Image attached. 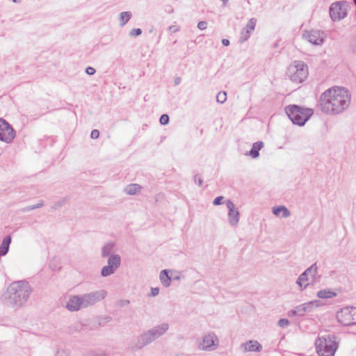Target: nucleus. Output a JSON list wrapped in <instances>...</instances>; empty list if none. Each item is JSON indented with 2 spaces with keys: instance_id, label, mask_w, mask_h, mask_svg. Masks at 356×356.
I'll use <instances>...</instances> for the list:
<instances>
[{
  "instance_id": "nucleus-28",
  "label": "nucleus",
  "mask_w": 356,
  "mask_h": 356,
  "mask_svg": "<svg viewBox=\"0 0 356 356\" xmlns=\"http://www.w3.org/2000/svg\"><path fill=\"white\" fill-rule=\"evenodd\" d=\"M113 248V243H108L105 246H104L102 248V256L103 257L108 256L110 254L111 251L112 250Z\"/></svg>"
},
{
  "instance_id": "nucleus-18",
  "label": "nucleus",
  "mask_w": 356,
  "mask_h": 356,
  "mask_svg": "<svg viewBox=\"0 0 356 356\" xmlns=\"http://www.w3.org/2000/svg\"><path fill=\"white\" fill-rule=\"evenodd\" d=\"M66 307L70 311H78L83 307L81 296H71L67 302Z\"/></svg>"
},
{
  "instance_id": "nucleus-30",
  "label": "nucleus",
  "mask_w": 356,
  "mask_h": 356,
  "mask_svg": "<svg viewBox=\"0 0 356 356\" xmlns=\"http://www.w3.org/2000/svg\"><path fill=\"white\" fill-rule=\"evenodd\" d=\"M141 33H142V30L140 29H133L130 31L129 35L131 36L136 37V36L140 35Z\"/></svg>"
},
{
  "instance_id": "nucleus-40",
  "label": "nucleus",
  "mask_w": 356,
  "mask_h": 356,
  "mask_svg": "<svg viewBox=\"0 0 356 356\" xmlns=\"http://www.w3.org/2000/svg\"><path fill=\"white\" fill-rule=\"evenodd\" d=\"M222 43L225 46H228L229 45V40L228 39H222Z\"/></svg>"
},
{
  "instance_id": "nucleus-15",
  "label": "nucleus",
  "mask_w": 356,
  "mask_h": 356,
  "mask_svg": "<svg viewBox=\"0 0 356 356\" xmlns=\"http://www.w3.org/2000/svg\"><path fill=\"white\" fill-rule=\"evenodd\" d=\"M227 207L229 210L228 218L231 225L235 226L239 221V212L235 204L231 201H227Z\"/></svg>"
},
{
  "instance_id": "nucleus-7",
  "label": "nucleus",
  "mask_w": 356,
  "mask_h": 356,
  "mask_svg": "<svg viewBox=\"0 0 356 356\" xmlns=\"http://www.w3.org/2000/svg\"><path fill=\"white\" fill-rule=\"evenodd\" d=\"M16 136L13 127L3 119L0 118V140L11 143Z\"/></svg>"
},
{
  "instance_id": "nucleus-4",
  "label": "nucleus",
  "mask_w": 356,
  "mask_h": 356,
  "mask_svg": "<svg viewBox=\"0 0 356 356\" xmlns=\"http://www.w3.org/2000/svg\"><path fill=\"white\" fill-rule=\"evenodd\" d=\"M308 66L302 60H294L289 67L286 75L295 83H302L308 76Z\"/></svg>"
},
{
  "instance_id": "nucleus-45",
  "label": "nucleus",
  "mask_w": 356,
  "mask_h": 356,
  "mask_svg": "<svg viewBox=\"0 0 356 356\" xmlns=\"http://www.w3.org/2000/svg\"><path fill=\"white\" fill-rule=\"evenodd\" d=\"M355 5L356 6V0H353Z\"/></svg>"
},
{
  "instance_id": "nucleus-42",
  "label": "nucleus",
  "mask_w": 356,
  "mask_h": 356,
  "mask_svg": "<svg viewBox=\"0 0 356 356\" xmlns=\"http://www.w3.org/2000/svg\"><path fill=\"white\" fill-rule=\"evenodd\" d=\"M352 51L356 53V42L351 45Z\"/></svg>"
},
{
  "instance_id": "nucleus-5",
  "label": "nucleus",
  "mask_w": 356,
  "mask_h": 356,
  "mask_svg": "<svg viewBox=\"0 0 356 356\" xmlns=\"http://www.w3.org/2000/svg\"><path fill=\"white\" fill-rule=\"evenodd\" d=\"M338 321L343 325L349 326L356 324V307H346L337 313Z\"/></svg>"
},
{
  "instance_id": "nucleus-36",
  "label": "nucleus",
  "mask_w": 356,
  "mask_h": 356,
  "mask_svg": "<svg viewBox=\"0 0 356 356\" xmlns=\"http://www.w3.org/2000/svg\"><path fill=\"white\" fill-rule=\"evenodd\" d=\"M223 199V197L222 196H218L217 197L214 201H213V204L214 205H220L221 204V201Z\"/></svg>"
},
{
  "instance_id": "nucleus-9",
  "label": "nucleus",
  "mask_w": 356,
  "mask_h": 356,
  "mask_svg": "<svg viewBox=\"0 0 356 356\" xmlns=\"http://www.w3.org/2000/svg\"><path fill=\"white\" fill-rule=\"evenodd\" d=\"M317 273V266L312 265L302 273L297 280V284L300 288H305L309 284V281L313 280Z\"/></svg>"
},
{
  "instance_id": "nucleus-26",
  "label": "nucleus",
  "mask_w": 356,
  "mask_h": 356,
  "mask_svg": "<svg viewBox=\"0 0 356 356\" xmlns=\"http://www.w3.org/2000/svg\"><path fill=\"white\" fill-rule=\"evenodd\" d=\"M318 297L321 298H330L335 296V293L329 290H321L317 293Z\"/></svg>"
},
{
  "instance_id": "nucleus-6",
  "label": "nucleus",
  "mask_w": 356,
  "mask_h": 356,
  "mask_svg": "<svg viewBox=\"0 0 356 356\" xmlns=\"http://www.w3.org/2000/svg\"><path fill=\"white\" fill-rule=\"evenodd\" d=\"M168 329V325L167 323H163L159 326L154 327L149 332L145 333L140 337V339L143 341V346H145L151 341H154Z\"/></svg>"
},
{
  "instance_id": "nucleus-22",
  "label": "nucleus",
  "mask_w": 356,
  "mask_h": 356,
  "mask_svg": "<svg viewBox=\"0 0 356 356\" xmlns=\"http://www.w3.org/2000/svg\"><path fill=\"white\" fill-rule=\"evenodd\" d=\"M264 143L261 141L256 142L253 144L251 150L249 152L248 155L252 158H257L259 156V151L263 147Z\"/></svg>"
},
{
  "instance_id": "nucleus-35",
  "label": "nucleus",
  "mask_w": 356,
  "mask_h": 356,
  "mask_svg": "<svg viewBox=\"0 0 356 356\" xmlns=\"http://www.w3.org/2000/svg\"><path fill=\"white\" fill-rule=\"evenodd\" d=\"M95 69L92 67H88L86 69V73L88 75H93L95 73Z\"/></svg>"
},
{
  "instance_id": "nucleus-27",
  "label": "nucleus",
  "mask_w": 356,
  "mask_h": 356,
  "mask_svg": "<svg viewBox=\"0 0 356 356\" xmlns=\"http://www.w3.org/2000/svg\"><path fill=\"white\" fill-rule=\"evenodd\" d=\"M131 14L130 12H122L120 13V25L124 26L130 19Z\"/></svg>"
},
{
  "instance_id": "nucleus-16",
  "label": "nucleus",
  "mask_w": 356,
  "mask_h": 356,
  "mask_svg": "<svg viewBox=\"0 0 356 356\" xmlns=\"http://www.w3.org/2000/svg\"><path fill=\"white\" fill-rule=\"evenodd\" d=\"M315 302H316L311 301L300 305L296 307L294 309L290 310L288 312V316L290 317L295 316H302L305 312L310 311L313 308Z\"/></svg>"
},
{
  "instance_id": "nucleus-29",
  "label": "nucleus",
  "mask_w": 356,
  "mask_h": 356,
  "mask_svg": "<svg viewBox=\"0 0 356 356\" xmlns=\"http://www.w3.org/2000/svg\"><path fill=\"white\" fill-rule=\"evenodd\" d=\"M227 100V93L224 91L219 92L216 95V101L218 103H224Z\"/></svg>"
},
{
  "instance_id": "nucleus-39",
  "label": "nucleus",
  "mask_w": 356,
  "mask_h": 356,
  "mask_svg": "<svg viewBox=\"0 0 356 356\" xmlns=\"http://www.w3.org/2000/svg\"><path fill=\"white\" fill-rule=\"evenodd\" d=\"M181 78H180V77H178V76H177V77H175V81H174L175 85V86L179 85V84L180 83V82H181Z\"/></svg>"
},
{
  "instance_id": "nucleus-37",
  "label": "nucleus",
  "mask_w": 356,
  "mask_h": 356,
  "mask_svg": "<svg viewBox=\"0 0 356 356\" xmlns=\"http://www.w3.org/2000/svg\"><path fill=\"white\" fill-rule=\"evenodd\" d=\"M194 180L195 182H197L199 186H202V179H201V177L199 176V175H195V177H194Z\"/></svg>"
},
{
  "instance_id": "nucleus-14",
  "label": "nucleus",
  "mask_w": 356,
  "mask_h": 356,
  "mask_svg": "<svg viewBox=\"0 0 356 356\" xmlns=\"http://www.w3.org/2000/svg\"><path fill=\"white\" fill-rule=\"evenodd\" d=\"M288 118L294 124L302 126L309 119L313 113L307 115L308 113H286Z\"/></svg>"
},
{
  "instance_id": "nucleus-32",
  "label": "nucleus",
  "mask_w": 356,
  "mask_h": 356,
  "mask_svg": "<svg viewBox=\"0 0 356 356\" xmlns=\"http://www.w3.org/2000/svg\"><path fill=\"white\" fill-rule=\"evenodd\" d=\"M289 324V322L286 318H282L278 322V325L282 327H286Z\"/></svg>"
},
{
  "instance_id": "nucleus-20",
  "label": "nucleus",
  "mask_w": 356,
  "mask_h": 356,
  "mask_svg": "<svg viewBox=\"0 0 356 356\" xmlns=\"http://www.w3.org/2000/svg\"><path fill=\"white\" fill-rule=\"evenodd\" d=\"M273 213L276 216H280L282 214V217L287 218L290 216L291 213L289 210L284 206H280L277 207H273L272 209Z\"/></svg>"
},
{
  "instance_id": "nucleus-25",
  "label": "nucleus",
  "mask_w": 356,
  "mask_h": 356,
  "mask_svg": "<svg viewBox=\"0 0 356 356\" xmlns=\"http://www.w3.org/2000/svg\"><path fill=\"white\" fill-rule=\"evenodd\" d=\"M124 190L127 194L134 195L141 190V186L136 184H129Z\"/></svg>"
},
{
  "instance_id": "nucleus-8",
  "label": "nucleus",
  "mask_w": 356,
  "mask_h": 356,
  "mask_svg": "<svg viewBox=\"0 0 356 356\" xmlns=\"http://www.w3.org/2000/svg\"><path fill=\"white\" fill-rule=\"evenodd\" d=\"M107 295L104 290H100L81 296L82 305L83 307L95 305L98 301L103 300Z\"/></svg>"
},
{
  "instance_id": "nucleus-23",
  "label": "nucleus",
  "mask_w": 356,
  "mask_h": 356,
  "mask_svg": "<svg viewBox=\"0 0 356 356\" xmlns=\"http://www.w3.org/2000/svg\"><path fill=\"white\" fill-rule=\"evenodd\" d=\"M284 111H314L312 108L299 106L296 104H290L285 107Z\"/></svg>"
},
{
  "instance_id": "nucleus-24",
  "label": "nucleus",
  "mask_w": 356,
  "mask_h": 356,
  "mask_svg": "<svg viewBox=\"0 0 356 356\" xmlns=\"http://www.w3.org/2000/svg\"><path fill=\"white\" fill-rule=\"evenodd\" d=\"M160 280L164 286L168 287L170 284L171 279L167 270H163L160 273Z\"/></svg>"
},
{
  "instance_id": "nucleus-41",
  "label": "nucleus",
  "mask_w": 356,
  "mask_h": 356,
  "mask_svg": "<svg viewBox=\"0 0 356 356\" xmlns=\"http://www.w3.org/2000/svg\"><path fill=\"white\" fill-rule=\"evenodd\" d=\"M169 29H170V31H172L173 33H175V32H176L177 31V27L175 26H170Z\"/></svg>"
},
{
  "instance_id": "nucleus-3",
  "label": "nucleus",
  "mask_w": 356,
  "mask_h": 356,
  "mask_svg": "<svg viewBox=\"0 0 356 356\" xmlns=\"http://www.w3.org/2000/svg\"><path fill=\"white\" fill-rule=\"evenodd\" d=\"M338 347L337 337L332 334L318 337L315 341L316 352L318 356H334Z\"/></svg>"
},
{
  "instance_id": "nucleus-31",
  "label": "nucleus",
  "mask_w": 356,
  "mask_h": 356,
  "mask_svg": "<svg viewBox=\"0 0 356 356\" xmlns=\"http://www.w3.org/2000/svg\"><path fill=\"white\" fill-rule=\"evenodd\" d=\"M169 122V116L167 114H163L160 118V122L161 124H167Z\"/></svg>"
},
{
  "instance_id": "nucleus-11",
  "label": "nucleus",
  "mask_w": 356,
  "mask_h": 356,
  "mask_svg": "<svg viewBox=\"0 0 356 356\" xmlns=\"http://www.w3.org/2000/svg\"><path fill=\"white\" fill-rule=\"evenodd\" d=\"M120 257L118 254L111 255L108 259V265L103 267L101 275L103 277L113 274L120 264Z\"/></svg>"
},
{
  "instance_id": "nucleus-13",
  "label": "nucleus",
  "mask_w": 356,
  "mask_h": 356,
  "mask_svg": "<svg viewBox=\"0 0 356 356\" xmlns=\"http://www.w3.org/2000/svg\"><path fill=\"white\" fill-rule=\"evenodd\" d=\"M218 344V339L214 334L206 335L202 343L200 344V348L204 350H215Z\"/></svg>"
},
{
  "instance_id": "nucleus-19",
  "label": "nucleus",
  "mask_w": 356,
  "mask_h": 356,
  "mask_svg": "<svg viewBox=\"0 0 356 356\" xmlns=\"http://www.w3.org/2000/svg\"><path fill=\"white\" fill-rule=\"evenodd\" d=\"M244 350L246 352H260L261 350V345L254 340H250L243 345Z\"/></svg>"
},
{
  "instance_id": "nucleus-12",
  "label": "nucleus",
  "mask_w": 356,
  "mask_h": 356,
  "mask_svg": "<svg viewBox=\"0 0 356 356\" xmlns=\"http://www.w3.org/2000/svg\"><path fill=\"white\" fill-rule=\"evenodd\" d=\"M323 35V32L316 30H311L305 31L303 33V37L312 44L321 45L324 42Z\"/></svg>"
},
{
  "instance_id": "nucleus-10",
  "label": "nucleus",
  "mask_w": 356,
  "mask_h": 356,
  "mask_svg": "<svg viewBox=\"0 0 356 356\" xmlns=\"http://www.w3.org/2000/svg\"><path fill=\"white\" fill-rule=\"evenodd\" d=\"M330 15L333 21L343 19L347 15L345 4L341 2L332 3L330 7Z\"/></svg>"
},
{
  "instance_id": "nucleus-17",
  "label": "nucleus",
  "mask_w": 356,
  "mask_h": 356,
  "mask_svg": "<svg viewBox=\"0 0 356 356\" xmlns=\"http://www.w3.org/2000/svg\"><path fill=\"white\" fill-rule=\"evenodd\" d=\"M257 23L256 18H251L241 33L240 42L246 41L254 30Z\"/></svg>"
},
{
  "instance_id": "nucleus-21",
  "label": "nucleus",
  "mask_w": 356,
  "mask_h": 356,
  "mask_svg": "<svg viewBox=\"0 0 356 356\" xmlns=\"http://www.w3.org/2000/svg\"><path fill=\"white\" fill-rule=\"evenodd\" d=\"M11 238L10 236H6L3 239L0 245V257L4 256L7 254Z\"/></svg>"
},
{
  "instance_id": "nucleus-2",
  "label": "nucleus",
  "mask_w": 356,
  "mask_h": 356,
  "mask_svg": "<svg viewBox=\"0 0 356 356\" xmlns=\"http://www.w3.org/2000/svg\"><path fill=\"white\" fill-rule=\"evenodd\" d=\"M8 300L15 306L22 307L29 298L32 288L25 280L12 282L8 287Z\"/></svg>"
},
{
  "instance_id": "nucleus-33",
  "label": "nucleus",
  "mask_w": 356,
  "mask_h": 356,
  "mask_svg": "<svg viewBox=\"0 0 356 356\" xmlns=\"http://www.w3.org/2000/svg\"><path fill=\"white\" fill-rule=\"evenodd\" d=\"M207 22L205 21H201L197 24V28L200 30H204L207 29Z\"/></svg>"
},
{
  "instance_id": "nucleus-44",
  "label": "nucleus",
  "mask_w": 356,
  "mask_h": 356,
  "mask_svg": "<svg viewBox=\"0 0 356 356\" xmlns=\"http://www.w3.org/2000/svg\"><path fill=\"white\" fill-rule=\"evenodd\" d=\"M38 207H39V205H38V206H36V207H35V206H33V207H31V209H35V208H38Z\"/></svg>"
},
{
  "instance_id": "nucleus-1",
  "label": "nucleus",
  "mask_w": 356,
  "mask_h": 356,
  "mask_svg": "<svg viewBox=\"0 0 356 356\" xmlns=\"http://www.w3.org/2000/svg\"><path fill=\"white\" fill-rule=\"evenodd\" d=\"M321 111H343L350 103V95L343 87L334 86L323 92L319 99Z\"/></svg>"
},
{
  "instance_id": "nucleus-43",
  "label": "nucleus",
  "mask_w": 356,
  "mask_h": 356,
  "mask_svg": "<svg viewBox=\"0 0 356 356\" xmlns=\"http://www.w3.org/2000/svg\"><path fill=\"white\" fill-rule=\"evenodd\" d=\"M13 1L14 3H19L20 1V0H13Z\"/></svg>"
},
{
  "instance_id": "nucleus-34",
  "label": "nucleus",
  "mask_w": 356,
  "mask_h": 356,
  "mask_svg": "<svg viewBox=\"0 0 356 356\" xmlns=\"http://www.w3.org/2000/svg\"><path fill=\"white\" fill-rule=\"evenodd\" d=\"M99 131L97 129H93L91 131L90 137L92 139H97L99 137Z\"/></svg>"
},
{
  "instance_id": "nucleus-38",
  "label": "nucleus",
  "mask_w": 356,
  "mask_h": 356,
  "mask_svg": "<svg viewBox=\"0 0 356 356\" xmlns=\"http://www.w3.org/2000/svg\"><path fill=\"white\" fill-rule=\"evenodd\" d=\"M159 288H152V296H157L159 294Z\"/></svg>"
}]
</instances>
